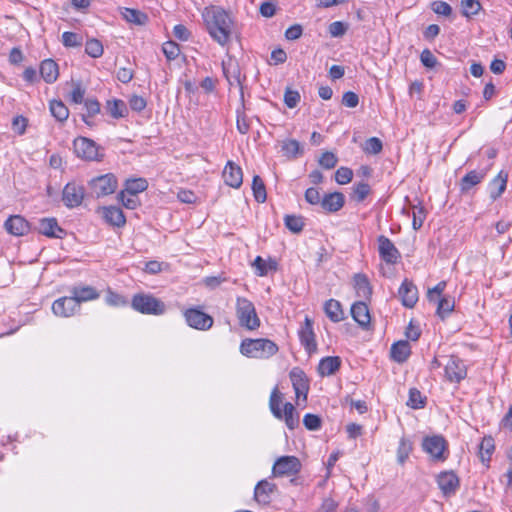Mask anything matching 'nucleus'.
<instances>
[{"label": "nucleus", "instance_id": "473e14b6", "mask_svg": "<svg viewBox=\"0 0 512 512\" xmlns=\"http://www.w3.org/2000/svg\"><path fill=\"white\" fill-rule=\"evenodd\" d=\"M148 188V182L145 178L128 179L125 182V192L129 195L136 196L138 193L145 191Z\"/></svg>", "mask_w": 512, "mask_h": 512}, {"label": "nucleus", "instance_id": "13d9d810", "mask_svg": "<svg viewBox=\"0 0 512 512\" xmlns=\"http://www.w3.org/2000/svg\"><path fill=\"white\" fill-rule=\"evenodd\" d=\"M105 300L108 305L114 307L125 306L128 303L127 299L124 296L111 290H108Z\"/></svg>", "mask_w": 512, "mask_h": 512}, {"label": "nucleus", "instance_id": "5701e85b", "mask_svg": "<svg viewBox=\"0 0 512 512\" xmlns=\"http://www.w3.org/2000/svg\"><path fill=\"white\" fill-rule=\"evenodd\" d=\"M345 203V197L341 192H333L326 194L321 201L323 210L329 213L339 211Z\"/></svg>", "mask_w": 512, "mask_h": 512}, {"label": "nucleus", "instance_id": "680f3d73", "mask_svg": "<svg viewBox=\"0 0 512 512\" xmlns=\"http://www.w3.org/2000/svg\"><path fill=\"white\" fill-rule=\"evenodd\" d=\"M85 89L80 82H73V90L70 93V100L75 104H81L84 101Z\"/></svg>", "mask_w": 512, "mask_h": 512}, {"label": "nucleus", "instance_id": "cd10ccee", "mask_svg": "<svg viewBox=\"0 0 512 512\" xmlns=\"http://www.w3.org/2000/svg\"><path fill=\"white\" fill-rule=\"evenodd\" d=\"M40 75L46 83H53L59 76L58 65L52 59L44 60L40 65Z\"/></svg>", "mask_w": 512, "mask_h": 512}, {"label": "nucleus", "instance_id": "ddd939ff", "mask_svg": "<svg viewBox=\"0 0 512 512\" xmlns=\"http://www.w3.org/2000/svg\"><path fill=\"white\" fill-rule=\"evenodd\" d=\"M445 376L448 381L459 383L467 376V369L464 362L456 357L450 356L445 364Z\"/></svg>", "mask_w": 512, "mask_h": 512}, {"label": "nucleus", "instance_id": "864d4df0", "mask_svg": "<svg viewBox=\"0 0 512 512\" xmlns=\"http://www.w3.org/2000/svg\"><path fill=\"white\" fill-rule=\"evenodd\" d=\"M62 43L65 47H78L82 45V37L77 33L66 31L62 34Z\"/></svg>", "mask_w": 512, "mask_h": 512}, {"label": "nucleus", "instance_id": "bb28decb", "mask_svg": "<svg viewBox=\"0 0 512 512\" xmlns=\"http://www.w3.org/2000/svg\"><path fill=\"white\" fill-rule=\"evenodd\" d=\"M391 358L397 363H404L411 354V347L408 341L400 340L391 346Z\"/></svg>", "mask_w": 512, "mask_h": 512}, {"label": "nucleus", "instance_id": "423d86ee", "mask_svg": "<svg viewBox=\"0 0 512 512\" xmlns=\"http://www.w3.org/2000/svg\"><path fill=\"white\" fill-rule=\"evenodd\" d=\"M88 186L91 190V193L95 197L100 198L113 194L118 187V181L113 173H107L92 178L88 182Z\"/></svg>", "mask_w": 512, "mask_h": 512}, {"label": "nucleus", "instance_id": "7ed1b4c3", "mask_svg": "<svg viewBox=\"0 0 512 512\" xmlns=\"http://www.w3.org/2000/svg\"><path fill=\"white\" fill-rule=\"evenodd\" d=\"M131 307L141 313L147 315H163L166 310V304L149 293H138L132 297Z\"/></svg>", "mask_w": 512, "mask_h": 512}, {"label": "nucleus", "instance_id": "2f4dec72", "mask_svg": "<svg viewBox=\"0 0 512 512\" xmlns=\"http://www.w3.org/2000/svg\"><path fill=\"white\" fill-rule=\"evenodd\" d=\"M274 485L266 480L260 481L254 489V497L258 503L266 504L270 500Z\"/></svg>", "mask_w": 512, "mask_h": 512}, {"label": "nucleus", "instance_id": "e433bc0d", "mask_svg": "<svg viewBox=\"0 0 512 512\" xmlns=\"http://www.w3.org/2000/svg\"><path fill=\"white\" fill-rule=\"evenodd\" d=\"M107 110L116 119L125 117L128 112L125 102L119 99L107 101Z\"/></svg>", "mask_w": 512, "mask_h": 512}, {"label": "nucleus", "instance_id": "f704fd0d", "mask_svg": "<svg viewBox=\"0 0 512 512\" xmlns=\"http://www.w3.org/2000/svg\"><path fill=\"white\" fill-rule=\"evenodd\" d=\"M283 418L285 420V424L291 430H293L299 424V416L295 411V407L287 402L284 404V410L282 411Z\"/></svg>", "mask_w": 512, "mask_h": 512}, {"label": "nucleus", "instance_id": "4d7b16f0", "mask_svg": "<svg viewBox=\"0 0 512 512\" xmlns=\"http://www.w3.org/2000/svg\"><path fill=\"white\" fill-rule=\"evenodd\" d=\"M304 426L310 431H317L321 428L322 420L316 414L308 413L303 418Z\"/></svg>", "mask_w": 512, "mask_h": 512}, {"label": "nucleus", "instance_id": "9d476101", "mask_svg": "<svg viewBox=\"0 0 512 512\" xmlns=\"http://www.w3.org/2000/svg\"><path fill=\"white\" fill-rule=\"evenodd\" d=\"M298 336L301 345L309 355L317 351L316 336L313 330V321L308 316L305 317L304 322L298 331Z\"/></svg>", "mask_w": 512, "mask_h": 512}, {"label": "nucleus", "instance_id": "e2e57ef3", "mask_svg": "<svg viewBox=\"0 0 512 512\" xmlns=\"http://www.w3.org/2000/svg\"><path fill=\"white\" fill-rule=\"evenodd\" d=\"M347 29L348 25L342 21L332 22L328 27V31L332 37L343 36L346 33Z\"/></svg>", "mask_w": 512, "mask_h": 512}, {"label": "nucleus", "instance_id": "79ce46f5", "mask_svg": "<svg viewBox=\"0 0 512 512\" xmlns=\"http://www.w3.org/2000/svg\"><path fill=\"white\" fill-rule=\"evenodd\" d=\"M284 223L287 229L293 233H300L304 228V218L296 215H286Z\"/></svg>", "mask_w": 512, "mask_h": 512}, {"label": "nucleus", "instance_id": "6e6d98bb", "mask_svg": "<svg viewBox=\"0 0 512 512\" xmlns=\"http://www.w3.org/2000/svg\"><path fill=\"white\" fill-rule=\"evenodd\" d=\"M353 177V171L348 167H340L335 172V181L338 184L344 185L348 184Z\"/></svg>", "mask_w": 512, "mask_h": 512}, {"label": "nucleus", "instance_id": "c03bdc74", "mask_svg": "<svg viewBox=\"0 0 512 512\" xmlns=\"http://www.w3.org/2000/svg\"><path fill=\"white\" fill-rule=\"evenodd\" d=\"M412 451V444L409 440L405 438H401L399 442V446L397 449V461L399 464H404V462L409 457V454Z\"/></svg>", "mask_w": 512, "mask_h": 512}, {"label": "nucleus", "instance_id": "412c9836", "mask_svg": "<svg viewBox=\"0 0 512 512\" xmlns=\"http://www.w3.org/2000/svg\"><path fill=\"white\" fill-rule=\"evenodd\" d=\"M39 232L50 238H63L66 235L56 220V218H43L39 221Z\"/></svg>", "mask_w": 512, "mask_h": 512}, {"label": "nucleus", "instance_id": "9b49d317", "mask_svg": "<svg viewBox=\"0 0 512 512\" xmlns=\"http://www.w3.org/2000/svg\"><path fill=\"white\" fill-rule=\"evenodd\" d=\"M301 469L300 460L295 456H282L273 465L275 476H290L297 474Z\"/></svg>", "mask_w": 512, "mask_h": 512}, {"label": "nucleus", "instance_id": "a878e982", "mask_svg": "<svg viewBox=\"0 0 512 512\" xmlns=\"http://www.w3.org/2000/svg\"><path fill=\"white\" fill-rule=\"evenodd\" d=\"M103 217L107 223L115 227H122L126 223L125 215L120 207H104Z\"/></svg>", "mask_w": 512, "mask_h": 512}, {"label": "nucleus", "instance_id": "09e8293b", "mask_svg": "<svg viewBox=\"0 0 512 512\" xmlns=\"http://www.w3.org/2000/svg\"><path fill=\"white\" fill-rule=\"evenodd\" d=\"M370 185L366 182L356 183L353 187V198L357 202H363L366 197L370 194Z\"/></svg>", "mask_w": 512, "mask_h": 512}, {"label": "nucleus", "instance_id": "5fc2aeb1", "mask_svg": "<svg viewBox=\"0 0 512 512\" xmlns=\"http://www.w3.org/2000/svg\"><path fill=\"white\" fill-rule=\"evenodd\" d=\"M162 51L168 60H175L180 54L179 45L174 41L165 42Z\"/></svg>", "mask_w": 512, "mask_h": 512}, {"label": "nucleus", "instance_id": "a19ab883", "mask_svg": "<svg viewBox=\"0 0 512 512\" xmlns=\"http://www.w3.org/2000/svg\"><path fill=\"white\" fill-rule=\"evenodd\" d=\"M281 402H282V395L279 392L278 388L275 387L272 390L271 395H270L269 407H270V410H271L272 414L277 419H282L283 418L282 410L280 409Z\"/></svg>", "mask_w": 512, "mask_h": 512}, {"label": "nucleus", "instance_id": "052dcab7", "mask_svg": "<svg viewBox=\"0 0 512 512\" xmlns=\"http://www.w3.org/2000/svg\"><path fill=\"white\" fill-rule=\"evenodd\" d=\"M300 101V94L296 90L286 88L284 93V103L288 108H295Z\"/></svg>", "mask_w": 512, "mask_h": 512}, {"label": "nucleus", "instance_id": "c756f323", "mask_svg": "<svg viewBox=\"0 0 512 512\" xmlns=\"http://www.w3.org/2000/svg\"><path fill=\"white\" fill-rule=\"evenodd\" d=\"M354 288L358 297L369 299L372 294V287L365 274L358 273L354 275Z\"/></svg>", "mask_w": 512, "mask_h": 512}, {"label": "nucleus", "instance_id": "c85d7f7f", "mask_svg": "<svg viewBox=\"0 0 512 512\" xmlns=\"http://www.w3.org/2000/svg\"><path fill=\"white\" fill-rule=\"evenodd\" d=\"M340 365H341V360L339 357H337V356L324 357L319 362L318 373L321 376L333 375L336 371L339 370Z\"/></svg>", "mask_w": 512, "mask_h": 512}, {"label": "nucleus", "instance_id": "37998d69", "mask_svg": "<svg viewBox=\"0 0 512 512\" xmlns=\"http://www.w3.org/2000/svg\"><path fill=\"white\" fill-rule=\"evenodd\" d=\"M462 14L471 18L476 15L481 9V3L479 0H461Z\"/></svg>", "mask_w": 512, "mask_h": 512}, {"label": "nucleus", "instance_id": "3c124183", "mask_svg": "<svg viewBox=\"0 0 512 512\" xmlns=\"http://www.w3.org/2000/svg\"><path fill=\"white\" fill-rule=\"evenodd\" d=\"M382 141L377 137H371L365 141L363 150L367 154L376 155L382 151Z\"/></svg>", "mask_w": 512, "mask_h": 512}, {"label": "nucleus", "instance_id": "7c9ffc66", "mask_svg": "<svg viewBox=\"0 0 512 512\" xmlns=\"http://www.w3.org/2000/svg\"><path fill=\"white\" fill-rule=\"evenodd\" d=\"M324 311H325L327 317L332 322L337 323V322L342 321L344 318V313H343L341 304L339 301H337L335 299H329L328 301H326V303L324 305Z\"/></svg>", "mask_w": 512, "mask_h": 512}, {"label": "nucleus", "instance_id": "f8f14e48", "mask_svg": "<svg viewBox=\"0 0 512 512\" xmlns=\"http://www.w3.org/2000/svg\"><path fill=\"white\" fill-rule=\"evenodd\" d=\"M377 242L380 258L387 264H396L401 258V254L394 243L384 235H380Z\"/></svg>", "mask_w": 512, "mask_h": 512}, {"label": "nucleus", "instance_id": "ea45409f", "mask_svg": "<svg viewBox=\"0 0 512 512\" xmlns=\"http://www.w3.org/2000/svg\"><path fill=\"white\" fill-rule=\"evenodd\" d=\"M122 15L126 21L137 25H143L148 20L145 13L132 8H125Z\"/></svg>", "mask_w": 512, "mask_h": 512}, {"label": "nucleus", "instance_id": "a18cd8bd", "mask_svg": "<svg viewBox=\"0 0 512 512\" xmlns=\"http://www.w3.org/2000/svg\"><path fill=\"white\" fill-rule=\"evenodd\" d=\"M103 45L97 39H90L85 44V52L92 58H99L103 54Z\"/></svg>", "mask_w": 512, "mask_h": 512}, {"label": "nucleus", "instance_id": "c9c22d12", "mask_svg": "<svg viewBox=\"0 0 512 512\" xmlns=\"http://www.w3.org/2000/svg\"><path fill=\"white\" fill-rule=\"evenodd\" d=\"M50 112L59 122H64L69 117V110L60 100H52L50 102Z\"/></svg>", "mask_w": 512, "mask_h": 512}, {"label": "nucleus", "instance_id": "39448f33", "mask_svg": "<svg viewBox=\"0 0 512 512\" xmlns=\"http://www.w3.org/2000/svg\"><path fill=\"white\" fill-rule=\"evenodd\" d=\"M236 316L239 325L247 330H256L260 327V319L254 304L244 297L236 299Z\"/></svg>", "mask_w": 512, "mask_h": 512}, {"label": "nucleus", "instance_id": "4468645a", "mask_svg": "<svg viewBox=\"0 0 512 512\" xmlns=\"http://www.w3.org/2000/svg\"><path fill=\"white\" fill-rule=\"evenodd\" d=\"M437 484L443 495L450 497L458 490L460 481L453 471H443L437 476Z\"/></svg>", "mask_w": 512, "mask_h": 512}, {"label": "nucleus", "instance_id": "f03ea898", "mask_svg": "<svg viewBox=\"0 0 512 512\" xmlns=\"http://www.w3.org/2000/svg\"><path fill=\"white\" fill-rule=\"evenodd\" d=\"M240 352L249 358L267 359L278 352V346L269 339H244L240 344Z\"/></svg>", "mask_w": 512, "mask_h": 512}, {"label": "nucleus", "instance_id": "f257e3e1", "mask_svg": "<svg viewBox=\"0 0 512 512\" xmlns=\"http://www.w3.org/2000/svg\"><path fill=\"white\" fill-rule=\"evenodd\" d=\"M202 16L211 38L221 46L228 44L234 33L231 14L219 6H210L204 9Z\"/></svg>", "mask_w": 512, "mask_h": 512}, {"label": "nucleus", "instance_id": "4be33fe9", "mask_svg": "<svg viewBox=\"0 0 512 512\" xmlns=\"http://www.w3.org/2000/svg\"><path fill=\"white\" fill-rule=\"evenodd\" d=\"M70 294L77 301L79 307L82 302L92 301L100 296L94 287L88 285L74 286L70 289Z\"/></svg>", "mask_w": 512, "mask_h": 512}, {"label": "nucleus", "instance_id": "1a4fd4ad", "mask_svg": "<svg viewBox=\"0 0 512 512\" xmlns=\"http://www.w3.org/2000/svg\"><path fill=\"white\" fill-rule=\"evenodd\" d=\"M84 196V186L75 181L67 183L62 191V200L67 208L80 206L83 202Z\"/></svg>", "mask_w": 512, "mask_h": 512}, {"label": "nucleus", "instance_id": "603ef678", "mask_svg": "<svg viewBox=\"0 0 512 512\" xmlns=\"http://www.w3.org/2000/svg\"><path fill=\"white\" fill-rule=\"evenodd\" d=\"M412 216H413V221H412L413 229L419 230L422 227L424 220L426 218V211H425L424 207L421 205L413 206Z\"/></svg>", "mask_w": 512, "mask_h": 512}, {"label": "nucleus", "instance_id": "0eeeda50", "mask_svg": "<svg viewBox=\"0 0 512 512\" xmlns=\"http://www.w3.org/2000/svg\"><path fill=\"white\" fill-rule=\"evenodd\" d=\"M422 449L434 461H445L448 458V444L440 435L427 436L422 441Z\"/></svg>", "mask_w": 512, "mask_h": 512}, {"label": "nucleus", "instance_id": "69168bd1", "mask_svg": "<svg viewBox=\"0 0 512 512\" xmlns=\"http://www.w3.org/2000/svg\"><path fill=\"white\" fill-rule=\"evenodd\" d=\"M305 200L311 205H321V196L317 188L310 187L305 191Z\"/></svg>", "mask_w": 512, "mask_h": 512}, {"label": "nucleus", "instance_id": "58836bf2", "mask_svg": "<svg viewBox=\"0 0 512 512\" xmlns=\"http://www.w3.org/2000/svg\"><path fill=\"white\" fill-rule=\"evenodd\" d=\"M252 191L254 198L259 203H264L267 199L265 184L259 175H255L252 181Z\"/></svg>", "mask_w": 512, "mask_h": 512}, {"label": "nucleus", "instance_id": "b1692460", "mask_svg": "<svg viewBox=\"0 0 512 512\" xmlns=\"http://www.w3.org/2000/svg\"><path fill=\"white\" fill-rule=\"evenodd\" d=\"M351 315L353 319L362 327L368 328L371 317L369 313L368 306L363 301H358L354 303L351 307Z\"/></svg>", "mask_w": 512, "mask_h": 512}, {"label": "nucleus", "instance_id": "8fccbe9b", "mask_svg": "<svg viewBox=\"0 0 512 512\" xmlns=\"http://www.w3.org/2000/svg\"><path fill=\"white\" fill-rule=\"evenodd\" d=\"M407 405L413 409L423 408L425 405V398L422 396L419 390L412 388L409 391Z\"/></svg>", "mask_w": 512, "mask_h": 512}, {"label": "nucleus", "instance_id": "6ab92c4d", "mask_svg": "<svg viewBox=\"0 0 512 512\" xmlns=\"http://www.w3.org/2000/svg\"><path fill=\"white\" fill-rule=\"evenodd\" d=\"M222 176L224 182L232 188H239L242 185V169L238 165L234 164L232 161L227 162L223 170Z\"/></svg>", "mask_w": 512, "mask_h": 512}, {"label": "nucleus", "instance_id": "2eb2a0df", "mask_svg": "<svg viewBox=\"0 0 512 512\" xmlns=\"http://www.w3.org/2000/svg\"><path fill=\"white\" fill-rule=\"evenodd\" d=\"M79 306L77 301L72 295L61 297L55 300L52 304V311L56 316L59 317H70L74 315L78 310Z\"/></svg>", "mask_w": 512, "mask_h": 512}, {"label": "nucleus", "instance_id": "20e7f679", "mask_svg": "<svg viewBox=\"0 0 512 512\" xmlns=\"http://www.w3.org/2000/svg\"><path fill=\"white\" fill-rule=\"evenodd\" d=\"M76 156L84 161L101 162L104 159V149L90 138L79 136L73 141Z\"/></svg>", "mask_w": 512, "mask_h": 512}, {"label": "nucleus", "instance_id": "a211bd4d", "mask_svg": "<svg viewBox=\"0 0 512 512\" xmlns=\"http://www.w3.org/2000/svg\"><path fill=\"white\" fill-rule=\"evenodd\" d=\"M398 293L401 297L402 304L407 308H413L418 301V289L412 281L408 279L402 282Z\"/></svg>", "mask_w": 512, "mask_h": 512}, {"label": "nucleus", "instance_id": "338daca9", "mask_svg": "<svg viewBox=\"0 0 512 512\" xmlns=\"http://www.w3.org/2000/svg\"><path fill=\"white\" fill-rule=\"evenodd\" d=\"M420 60H421L422 64L427 68H433L437 64L436 57L428 49H425L422 51V53L420 55Z\"/></svg>", "mask_w": 512, "mask_h": 512}, {"label": "nucleus", "instance_id": "0e129e2a", "mask_svg": "<svg viewBox=\"0 0 512 512\" xmlns=\"http://www.w3.org/2000/svg\"><path fill=\"white\" fill-rule=\"evenodd\" d=\"M431 9L434 13L443 16H450L452 13L451 6L444 1H435L431 4Z\"/></svg>", "mask_w": 512, "mask_h": 512}, {"label": "nucleus", "instance_id": "bf43d9fd", "mask_svg": "<svg viewBox=\"0 0 512 512\" xmlns=\"http://www.w3.org/2000/svg\"><path fill=\"white\" fill-rule=\"evenodd\" d=\"M338 163V158L336 155L332 152H324L321 157L319 158V164L324 169H332L334 168Z\"/></svg>", "mask_w": 512, "mask_h": 512}, {"label": "nucleus", "instance_id": "de8ad7c7", "mask_svg": "<svg viewBox=\"0 0 512 512\" xmlns=\"http://www.w3.org/2000/svg\"><path fill=\"white\" fill-rule=\"evenodd\" d=\"M253 267L255 268V272L258 276H266L269 270L275 269L276 263L271 262L269 264L266 263L262 257L257 256L253 262Z\"/></svg>", "mask_w": 512, "mask_h": 512}, {"label": "nucleus", "instance_id": "49530a36", "mask_svg": "<svg viewBox=\"0 0 512 512\" xmlns=\"http://www.w3.org/2000/svg\"><path fill=\"white\" fill-rule=\"evenodd\" d=\"M454 300L447 297L438 299L437 314L443 319L454 309Z\"/></svg>", "mask_w": 512, "mask_h": 512}, {"label": "nucleus", "instance_id": "72a5a7b5", "mask_svg": "<svg viewBox=\"0 0 512 512\" xmlns=\"http://www.w3.org/2000/svg\"><path fill=\"white\" fill-rule=\"evenodd\" d=\"M283 154L288 158H296L303 153V149L299 141L288 139L282 142L281 146Z\"/></svg>", "mask_w": 512, "mask_h": 512}, {"label": "nucleus", "instance_id": "f3484780", "mask_svg": "<svg viewBox=\"0 0 512 512\" xmlns=\"http://www.w3.org/2000/svg\"><path fill=\"white\" fill-rule=\"evenodd\" d=\"M508 182V173L501 170L488 184L487 190L492 201H496L505 192Z\"/></svg>", "mask_w": 512, "mask_h": 512}, {"label": "nucleus", "instance_id": "aec40b11", "mask_svg": "<svg viewBox=\"0 0 512 512\" xmlns=\"http://www.w3.org/2000/svg\"><path fill=\"white\" fill-rule=\"evenodd\" d=\"M5 229L14 236H23L30 230L28 221L20 215L10 216L4 223Z\"/></svg>", "mask_w": 512, "mask_h": 512}, {"label": "nucleus", "instance_id": "774afa93", "mask_svg": "<svg viewBox=\"0 0 512 512\" xmlns=\"http://www.w3.org/2000/svg\"><path fill=\"white\" fill-rule=\"evenodd\" d=\"M359 103V97L352 91L345 92L342 97V104L349 108H354Z\"/></svg>", "mask_w": 512, "mask_h": 512}, {"label": "nucleus", "instance_id": "dca6fc26", "mask_svg": "<svg viewBox=\"0 0 512 512\" xmlns=\"http://www.w3.org/2000/svg\"><path fill=\"white\" fill-rule=\"evenodd\" d=\"M289 377L292 382L296 397L300 398L303 396L304 400H306L309 391V381L304 371L298 367H294L290 371Z\"/></svg>", "mask_w": 512, "mask_h": 512}, {"label": "nucleus", "instance_id": "6e6552de", "mask_svg": "<svg viewBox=\"0 0 512 512\" xmlns=\"http://www.w3.org/2000/svg\"><path fill=\"white\" fill-rule=\"evenodd\" d=\"M183 316L189 327L200 331L209 330L214 323L213 317L203 312L200 307L186 309Z\"/></svg>", "mask_w": 512, "mask_h": 512}, {"label": "nucleus", "instance_id": "393cba45", "mask_svg": "<svg viewBox=\"0 0 512 512\" xmlns=\"http://www.w3.org/2000/svg\"><path fill=\"white\" fill-rule=\"evenodd\" d=\"M487 170H472L468 172L460 181V190L462 193L470 191L474 186L480 184L485 178Z\"/></svg>", "mask_w": 512, "mask_h": 512}, {"label": "nucleus", "instance_id": "4c0bfd02", "mask_svg": "<svg viewBox=\"0 0 512 512\" xmlns=\"http://www.w3.org/2000/svg\"><path fill=\"white\" fill-rule=\"evenodd\" d=\"M494 449V439L491 436L484 437L479 445V454L482 462L490 461Z\"/></svg>", "mask_w": 512, "mask_h": 512}]
</instances>
